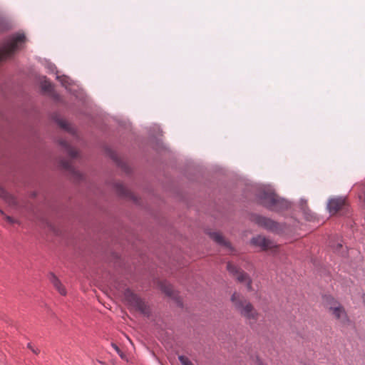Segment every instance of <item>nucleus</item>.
I'll use <instances>...</instances> for the list:
<instances>
[{
  "mask_svg": "<svg viewBox=\"0 0 365 365\" xmlns=\"http://www.w3.org/2000/svg\"><path fill=\"white\" fill-rule=\"evenodd\" d=\"M231 302L240 315L248 321L249 324H252L257 322L259 313L240 293L234 292L231 297Z\"/></svg>",
  "mask_w": 365,
  "mask_h": 365,
  "instance_id": "f257e3e1",
  "label": "nucleus"
},
{
  "mask_svg": "<svg viewBox=\"0 0 365 365\" xmlns=\"http://www.w3.org/2000/svg\"><path fill=\"white\" fill-rule=\"evenodd\" d=\"M59 144L62 147V149L68 153L71 157V160H61V165L63 169L68 171L74 180H81L83 178L82 174L72 165V160L78 157V153L76 150L72 148L66 140H60Z\"/></svg>",
  "mask_w": 365,
  "mask_h": 365,
  "instance_id": "f03ea898",
  "label": "nucleus"
},
{
  "mask_svg": "<svg viewBox=\"0 0 365 365\" xmlns=\"http://www.w3.org/2000/svg\"><path fill=\"white\" fill-rule=\"evenodd\" d=\"M262 203L272 210L279 211L289 207L287 201L281 199L271 190H264L260 195Z\"/></svg>",
  "mask_w": 365,
  "mask_h": 365,
  "instance_id": "7ed1b4c3",
  "label": "nucleus"
},
{
  "mask_svg": "<svg viewBox=\"0 0 365 365\" xmlns=\"http://www.w3.org/2000/svg\"><path fill=\"white\" fill-rule=\"evenodd\" d=\"M124 299L133 309L140 312L144 315L149 314V308L138 295L130 289H127L123 294Z\"/></svg>",
  "mask_w": 365,
  "mask_h": 365,
  "instance_id": "20e7f679",
  "label": "nucleus"
},
{
  "mask_svg": "<svg viewBox=\"0 0 365 365\" xmlns=\"http://www.w3.org/2000/svg\"><path fill=\"white\" fill-rule=\"evenodd\" d=\"M329 312L333 317L343 325H347L350 321L344 308L337 302H332L328 305Z\"/></svg>",
  "mask_w": 365,
  "mask_h": 365,
  "instance_id": "39448f33",
  "label": "nucleus"
},
{
  "mask_svg": "<svg viewBox=\"0 0 365 365\" xmlns=\"http://www.w3.org/2000/svg\"><path fill=\"white\" fill-rule=\"evenodd\" d=\"M227 269L232 274H233L238 282L246 284L247 288L249 291L252 290V279L247 273L230 262L227 263Z\"/></svg>",
  "mask_w": 365,
  "mask_h": 365,
  "instance_id": "423d86ee",
  "label": "nucleus"
},
{
  "mask_svg": "<svg viewBox=\"0 0 365 365\" xmlns=\"http://www.w3.org/2000/svg\"><path fill=\"white\" fill-rule=\"evenodd\" d=\"M251 242L253 245L260 247L263 251L275 253L278 250V246L273 241L262 235L253 237Z\"/></svg>",
  "mask_w": 365,
  "mask_h": 365,
  "instance_id": "0eeeda50",
  "label": "nucleus"
},
{
  "mask_svg": "<svg viewBox=\"0 0 365 365\" xmlns=\"http://www.w3.org/2000/svg\"><path fill=\"white\" fill-rule=\"evenodd\" d=\"M346 206V201L342 197H331L327 203V209L330 214L334 215Z\"/></svg>",
  "mask_w": 365,
  "mask_h": 365,
  "instance_id": "6e6552de",
  "label": "nucleus"
},
{
  "mask_svg": "<svg viewBox=\"0 0 365 365\" xmlns=\"http://www.w3.org/2000/svg\"><path fill=\"white\" fill-rule=\"evenodd\" d=\"M255 220L257 225L268 230L272 232H276L278 230L279 225L276 222L269 218L262 216H257L255 218Z\"/></svg>",
  "mask_w": 365,
  "mask_h": 365,
  "instance_id": "1a4fd4ad",
  "label": "nucleus"
},
{
  "mask_svg": "<svg viewBox=\"0 0 365 365\" xmlns=\"http://www.w3.org/2000/svg\"><path fill=\"white\" fill-rule=\"evenodd\" d=\"M210 237L219 245L224 246L228 250H231L230 243L225 239L221 233L217 232H212L210 233Z\"/></svg>",
  "mask_w": 365,
  "mask_h": 365,
  "instance_id": "9d476101",
  "label": "nucleus"
},
{
  "mask_svg": "<svg viewBox=\"0 0 365 365\" xmlns=\"http://www.w3.org/2000/svg\"><path fill=\"white\" fill-rule=\"evenodd\" d=\"M160 286L161 290L165 294H167L168 296H169L170 297H173V299H178L177 294H176L175 290L173 289V286L170 284L163 282L160 283Z\"/></svg>",
  "mask_w": 365,
  "mask_h": 365,
  "instance_id": "9b49d317",
  "label": "nucleus"
},
{
  "mask_svg": "<svg viewBox=\"0 0 365 365\" xmlns=\"http://www.w3.org/2000/svg\"><path fill=\"white\" fill-rule=\"evenodd\" d=\"M50 280H51V283L53 284V285L54 286V287L58 290V292L61 295L66 294V291L65 287L61 284L59 279L54 274H51Z\"/></svg>",
  "mask_w": 365,
  "mask_h": 365,
  "instance_id": "f8f14e48",
  "label": "nucleus"
},
{
  "mask_svg": "<svg viewBox=\"0 0 365 365\" xmlns=\"http://www.w3.org/2000/svg\"><path fill=\"white\" fill-rule=\"evenodd\" d=\"M115 188L116 192L122 196L132 197V193L120 182H116L115 184Z\"/></svg>",
  "mask_w": 365,
  "mask_h": 365,
  "instance_id": "ddd939ff",
  "label": "nucleus"
},
{
  "mask_svg": "<svg viewBox=\"0 0 365 365\" xmlns=\"http://www.w3.org/2000/svg\"><path fill=\"white\" fill-rule=\"evenodd\" d=\"M58 125L63 128V130L68 131L72 135L75 134L74 129L71 126V125L64 119H58L57 120Z\"/></svg>",
  "mask_w": 365,
  "mask_h": 365,
  "instance_id": "4468645a",
  "label": "nucleus"
},
{
  "mask_svg": "<svg viewBox=\"0 0 365 365\" xmlns=\"http://www.w3.org/2000/svg\"><path fill=\"white\" fill-rule=\"evenodd\" d=\"M359 197L363 206L365 207V184L359 185Z\"/></svg>",
  "mask_w": 365,
  "mask_h": 365,
  "instance_id": "2eb2a0df",
  "label": "nucleus"
},
{
  "mask_svg": "<svg viewBox=\"0 0 365 365\" xmlns=\"http://www.w3.org/2000/svg\"><path fill=\"white\" fill-rule=\"evenodd\" d=\"M302 209H303L304 217L307 220L312 221L315 219L314 214L313 212H312V211L309 208H307L304 206L302 207Z\"/></svg>",
  "mask_w": 365,
  "mask_h": 365,
  "instance_id": "dca6fc26",
  "label": "nucleus"
},
{
  "mask_svg": "<svg viewBox=\"0 0 365 365\" xmlns=\"http://www.w3.org/2000/svg\"><path fill=\"white\" fill-rule=\"evenodd\" d=\"M41 88L44 91L50 92L52 90V85L49 81L45 79L41 82Z\"/></svg>",
  "mask_w": 365,
  "mask_h": 365,
  "instance_id": "f3484780",
  "label": "nucleus"
},
{
  "mask_svg": "<svg viewBox=\"0 0 365 365\" xmlns=\"http://www.w3.org/2000/svg\"><path fill=\"white\" fill-rule=\"evenodd\" d=\"M178 359L182 365H194L192 362L185 356H179Z\"/></svg>",
  "mask_w": 365,
  "mask_h": 365,
  "instance_id": "a211bd4d",
  "label": "nucleus"
},
{
  "mask_svg": "<svg viewBox=\"0 0 365 365\" xmlns=\"http://www.w3.org/2000/svg\"><path fill=\"white\" fill-rule=\"evenodd\" d=\"M27 347L34 354L38 355L40 353V350L38 348H35L31 343H28Z\"/></svg>",
  "mask_w": 365,
  "mask_h": 365,
  "instance_id": "6ab92c4d",
  "label": "nucleus"
},
{
  "mask_svg": "<svg viewBox=\"0 0 365 365\" xmlns=\"http://www.w3.org/2000/svg\"><path fill=\"white\" fill-rule=\"evenodd\" d=\"M0 212H1V214L2 215H4V219H5V220L9 222V223H10V224H14V223H15V222H16V221H15L12 217H11L10 216L5 215L4 214V212H3V211H1H1H0Z\"/></svg>",
  "mask_w": 365,
  "mask_h": 365,
  "instance_id": "aec40b11",
  "label": "nucleus"
},
{
  "mask_svg": "<svg viewBox=\"0 0 365 365\" xmlns=\"http://www.w3.org/2000/svg\"><path fill=\"white\" fill-rule=\"evenodd\" d=\"M7 195H8V193L6 192V191L0 186V197H3V198H6L7 197Z\"/></svg>",
  "mask_w": 365,
  "mask_h": 365,
  "instance_id": "412c9836",
  "label": "nucleus"
},
{
  "mask_svg": "<svg viewBox=\"0 0 365 365\" xmlns=\"http://www.w3.org/2000/svg\"><path fill=\"white\" fill-rule=\"evenodd\" d=\"M255 363L256 365H265L258 356H256L255 359Z\"/></svg>",
  "mask_w": 365,
  "mask_h": 365,
  "instance_id": "4be33fe9",
  "label": "nucleus"
},
{
  "mask_svg": "<svg viewBox=\"0 0 365 365\" xmlns=\"http://www.w3.org/2000/svg\"><path fill=\"white\" fill-rule=\"evenodd\" d=\"M343 245L341 243H337L336 247H334L336 252H339V249L342 248Z\"/></svg>",
  "mask_w": 365,
  "mask_h": 365,
  "instance_id": "5701e85b",
  "label": "nucleus"
},
{
  "mask_svg": "<svg viewBox=\"0 0 365 365\" xmlns=\"http://www.w3.org/2000/svg\"><path fill=\"white\" fill-rule=\"evenodd\" d=\"M113 348L115 349V350L118 353H120V349L118 347V346H116L115 344H113Z\"/></svg>",
  "mask_w": 365,
  "mask_h": 365,
  "instance_id": "b1692460",
  "label": "nucleus"
},
{
  "mask_svg": "<svg viewBox=\"0 0 365 365\" xmlns=\"http://www.w3.org/2000/svg\"><path fill=\"white\" fill-rule=\"evenodd\" d=\"M118 354L120 356L121 358H123V354L121 351L120 353H118Z\"/></svg>",
  "mask_w": 365,
  "mask_h": 365,
  "instance_id": "393cba45",
  "label": "nucleus"
}]
</instances>
